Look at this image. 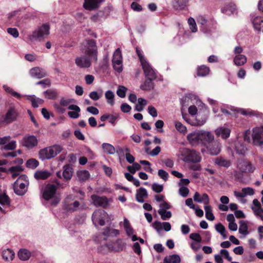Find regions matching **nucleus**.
<instances>
[{"mask_svg":"<svg viewBox=\"0 0 263 263\" xmlns=\"http://www.w3.org/2000/svg\"><path fill=\"white\" fill-rule=\"evenodd\" d=\"M87 47L86 48L84 55L77 57L75 59L76 64L82 68H88L91 66V59L96 61L97 60V49L96 41L93 40L87 41Z\"/></svg>","mask_w":263,"mask_h":263,"instance_id":"1","label":"nucleus"},{"mask_svg":"<svg viewBox=\"0 0 263 263\" xmlns=\"http://www.w3.org/2000/svg\"><path fill=\"white\" fill-rule=\"evenodd\" d=\"M62 149V146L59 144L44 148L39 152V158L42 160L50 159L60 154Z\"/></svg>","mask_w":263,"mask_h":263,"instance_id":"2","label":"nucleus"},{"mask_svg":"<svg viewBox=\"0 0 263 263\" xmlns=\"http://www.w3.org/2000/svg\"><path fill=\"white\" fill-rule=\"evenodd\" d=\"M182 160L186 163H199L201 160L200 153L194 149L183 148L180 151Z\"/></svg>","mask_w":263,"mask_h":263,"instance_id":"3","label":"nucleus"},{"mask_svg":"<svg viewBox=\"0 0 263 263\" xmlns=\"http://www.w3.org/2000/svg\"><path fill=\"white\" fill-rule=\"evenodd\" d=\"M126 243L122 239H118L115 243H107L104 245L101 246L98 248V251L100 253L105 254L110 251L120 252L123 251L125 247Z\"/></svg>","mask_w":263,"mask_h":263,"instance_id":"4","label":"nucleus"},{"mask_svg":"<svg viewBox=\"0 0 263 263\" xmlns=\"http://www.w3.org/2000/svg\"><path fill=\"white\" fill-rule=\"evenodd\" d=\"M50 26L47 24H44L37 29L33 31L29 36L30 40H35L39 41H43L49 34Z\"/></svg>","mask_w":263,"mask_h":263,"instance_id":"5","label":"nucleus"},{"mask_svg":"<svg viewBox=\"0 0 263 263\" xmlns=\"http://www.w3.org/2000/svg\"><path fill=\"white\" fill-rule=\"evenodd\" d=\"M112 63L114 69L119 73L123 70L122 55L121 50L119 48H117L114 52Z\"/></svg>","mask_w":263,"mask_h":263,"instance_id":"6","label":"nucleus"},{"mask_svg":"<svg viewBox=\"0 0 263 263\" xmlns=\"http://www.w3.org/2000/svg\"><path fill=\"white\" fill-rule=\"evenodd\" d=\"M107 217L108 214L104 210H97L92 215V220L95 226H103L105 224V220Z\"/></svg>","mask_w":263,"mask_h":263,"instance_id":"7","label":"nucleus"},{"mask_svg":"<svg viewBox=\"0 0 263 263\" xmlns=\"http://www.w3.org/2000/svg\"><path fill=\"white\" fill-rule=\"evenodd\" d=\"M252 139L255 145L261 146L263 144V126L253 129Z\"/></svg>","mask_w":263,"mask_h":263,"instance_id":"8","label":"nucleus"},{"mask_svg":"<svg viewBox=\"0 0 263 263\" xmlns=\"http://www.w3.org/2000/svg\"><path fill=\"white\" fill-rule=\"evenodd\" d=\"M91 199L93 204L97 206H100L103 208H106L108 204V200L106 196H99L93 194L91 196Z\"/></svg>","mask_w":263,"mask_h":263,"instance_id":"9","label":"nucleus"},{"mask_svg":"<svg viewBox=\"0 0 263 263\" xmlns=\"http://www.w3.org/2000/svg\"><path fill=\"white\" fill-rule=\"evenodd\" d=\"M58 187L53 184L48 183L45 186L43 193V197L45 200H49L52 198L56 193Z\"/></svg>","mask_w":263,"mask_h":263,"instance_id":"10","label":"nucleus"},{"mask_svg":"<svg viewBox=\"0 0 263 263\" xmlns=\"http://www.w3.org/2000/svg\"><path fill=\"white\" fill-rule=\"evenodd\" d=\"M214 139V136L211 132L200 130V144L206 146Z\"/></svg>","mask_w":263,"mask_h":263,"instance_id":"11","label":"nucleus"},{"mask_svg":"<svg viewBox=\"0 0 263 263\" xmlns=\"http://www.w3.org/2000/svg\"><path fill=\"white\" fill-rule=\"evenodd\" d=\"M38 140L34 136H25L23 138L22 144L23 146L27 147L28 149H31L37 146Z\"/></svg>","mask_w":263,"mask_h":263,"instance_id":"12","label":"nucleus"},{"mask_svg":"<svg viewBox=\"0 0 263 263\" xmlns=\"http://www.w3.org/2000/svg\"><path fill=\"white\" fill-rule=\"evenodd\" d=\"M18 114L16 110L13 107L9 108L5 116H4L3 121L7 124L10 123L16 120Z\"/></svg>","mask_w":263,"mask_h":263,"instance_id":"13","label":"nucleus"},{"mask_svg":"<svg viewBox=\"0 0 263 263\" xmlns=\"http://www.w3.org/2000/svg\"><path fill=\"white\" fill-rule=\"evenodd\" d=\"M187 140L193 146L200 144V131L194 132L187 136Z\"/></svg>","mask_w":263,"mask_h":263,"instance_id":"14","label":"nucleus"},{"mask_svg":"<svg viewBox=\"0 0 263 263\" xmlns=\"http://www.w3.org/2000/svg\"><path fill=\"white\" fill-rule=\"evenodd\" d=\"M26 183L20 182V180H16L13 184L14 193L19 196L24 195L27 191Z\"/></svg>","mask_w":263,"mask_h":263,"instance_id":"15","label":"nucleus"},{"mask_svg":"<svg viewBox=\"0 0 263 263\" xmlns=\"http://www.w3.org/2000/svg\"><path fill=\"white\" fill-rule=\"evenodd\" d=\"M104 0H84L83 7L85 9L92 11L98 8Z\"/></svg>","mask_w":263,"mask_h":263,"instance_id":"16","label":"nucleus"},{"mask_svg":"<svg viewBox=\"0 0 263 263\" xmlns=\"http://www.w3.org/2000/svg\"><path fill=\"white\" fill-rule=\"evenodd\" d=\"M142 66L146 78L153 80H155L157 78L156 72L147 62L142 64Z\"/></svg>","mask_w":263,"mask_h":263,"instance_id":"17","label":"nucleus"},{"mask_svg":"<svg viewBox=\"0 0 263 263\" xmlns=\"http://www.w3.org/2000/svg\"><path fill=\"white\" fill-rule=\"evenodd\" d=\"M238 167L242 173H253L255 168L251 163L247 160H241L238 164Z\"/></svg>","mask_w":263,"mask_h":263,"instance_id":"18","label":"nucleus"},{"mask_svg":"<svg viewBox=\"0 0 263 263\" xmlns=\"http://www.w3.org/2000/svg\"><path fill=\"white\" fill-rule=\"evenodd\" d=\"M206 147L209 153L212 155H217L220 153L221 150L220 143L214 139Z\"/></svg>","mask_w":263,"mask_h":263,"instance_id":"19","label":"nucleus"},{"mask_svg":"<svg viewBox=\"0 0 263 263\" xmlns=\"http://www.w3.org/2000/svg\"><path fill=\"white\" fill-rule=\"evenodd\" d=\"M30 74L33 78L41 79L47 76V73L44 69L39 67H35L30 69Z\"/></svg>","mask_w":263,"mask_h":263,"instance_id":"20","label":"nucleus"},{"mask_svg":"<svg viewBox=\"0 0 263 263\" xmlns=\"http://www.w3.org/2000/svg\"><path fill=\"white\" fill-rule=\"evenodd\" d=\"M253 203L255 207H252V210L256 216L260 217L261 220H263V209L261 208V204L257 199L253 200Z\"/></svg>","mask_w":263,"mask_h":263,"instance_id":"21","label":"nucleus"},{"mask_svg":"<svg viewBox=\"0 0 263 263\" xmlns=\"http://www.w3.org/2000/svg\"><path fill=\"white\" fill-rule=\"evenodd\" d=\"M215 133L217 136L221 137L223 139H226L230 137L231 130L229 128L221 126L217 128Z\"/></svg>","mask_w":263,"mask_h":263,"instance_id":"22","label":"nucleus"},{"mask_svg":"<svg viewBox=\"0 0 263 263\" xmlns=\"http://www.w3.org/2000/svg\"><path fill=\"white\" fill-rule=\"evenodd\" d=\"M193 198L195 202L199 203L203 202L205 205L209 204L210 202L209 196L206 193H204L201 196L198 192H196L194 194Z\"/></svg>","mask_w":263,"mask_h":263,"instance_id":"23","label":"nucleus"},{"mask_svg":"<svg viewBox=\"0 0 263 263\" xmlns=\"http://www.w3.org/2000/svg\"><path fill=\"white\" fill-rule=\"evenodd\" d=\"M68 109L73 111L68 112V116L72 119H77L79 117V112L81 111L80 108L77 105L72 104L68 107Z\"/></svg>","mask_w":263,"mask_h":263,"instance_id":"24","label":"nucleus"},{"mask_svg":"<svg viewBox=\"0 0 263 263\" xmlns=\"http://www.w3.org/2000/svg\"><path fill=\"white\" fill-rule=\"evenodd\" d=\"M237 11L236 6L233 3H230L221 9V12L227 15L234 14Z\"/></svg>","mask_w":263,"mask_h":263,"instance_id":"25","label":"nucleus"},{"mask_svg":"<svg viewBox=\"0 0 263 263\" xmlns=\"http://www.w3.org/2000/svg\"><path fill=\"white\" fill-rule=\"evenodd\" d=\"M63 172L62 176L63 178L67 181H69L71 179L73 174V168L71 165L66 164L63 166Z\"/></svg>","mask_w":263,"mask_h":263,"instance_id":"26","label":"nucleus"},{"mask_svg":"<svg viewBox=\"0 0 263 263\" xmlns=\"http://www.w3.org/2000/svg\"><path fill=\"white\" fill-rule=\"evenodd\" d=\"M253 27L256 30L263 32V17L256 16L252 21Z\"/></svg>","mask_w":263,"mask_h":263,"instance_id":"27","label":"nucleus"},{"mask_svg":"<svg viewBox=\"0 0 263 263\" xmlns=\"http://www.w3.org/2000/svg\"><path fill=\"white\" fill-rule=\"evenodd\" d=\"M119 234V231L116 229H110L109 228L106 229L104 231L99 235L98 237L102 238L103 236V239L106 240V238L109 236H117Z\"/></svg>","mask_w":263,"mask_h":263,"instance_id":"28","label":"nucleus"},{"mask_svg":"<svg viewBox=\"0 0 263 263\" xmlns=\"http://www.w3.org/2000/svg\"><path fill=\"white\" fill-rule=\"evenodd\" d=\"M148 196L146 190L144 187H140L137 190L136 198L138 202L140 203L144 202V198Z\"/></svg>","mask_w":263,"mask_h":263,"instance_id":"29","label":"nucleus"},{"mask_svg":"<svg viewBox=\"0 0 263 263\" xmlns=\"http://www.w3.org/2000/svg\"><path fill=\"white\" fill-rule=\"evenodd\" d=\"M154 80L146 78L143 84L140 85V89L144 91H150L154 89L155 86L154 83L153 82Z\"/></svg>","mask_w":263,"mask_h":263,"instance_id":"30","label":"nucleus"},{"mask_svg":"<svg viewBox=\"0 0 263 263\" xmlns=\"http://www.w3.org/2000/svg\"><path fill=\"white\" fill-rule=\"evenodd\" d=\"M215 164L220 167L228 168L231 165L230 160H227L222 157H218L215 159Z\"/></svg>","mask_w":263,"mask_h":263,"instance_id":"31","label":"nucleus"},{"mask_svg":"<svg viewBox=\"0 0 263 263\" xmlns=\"http://www.w3.org/2000/svg\"><path fill=\"white\" fill-rule=\"evenodd\" d=\"M51 174L48 171H38L34 173V177L37 180H45Z\"/></svg>","mask_w":263,"mask_h":263,"instance_id":"32","label":"nucleus"},{"mask_svg":"<svg viewBox=\"0 0 263 263\" xmlns=\"http://www.w3.org/2000/svg\"><path fill=\"white\" fill-rule=\"evenodd\" d=\"M187 2V0H174L173 6L176 10H183L186 6Z\"/></svg>","mask_w":263,"mask_h":263,"instance_id":"33","label":"nucleus"},{"mask_svg":"<svg viewBox=\"0 0 263 263\" xmlns=\"http://www.w3.org/2000/svg\"><path fill=\"white\" fill-rule=\"evenodd\" d=\"M210 68L205 65L198 66L197 69V75L198 77H205L209 74Z\"/></svg>","mask_w":263,"mask_h":263,"instance_id":"34","label":"nucleus"},{"mask_svg":"<svg viewBox=\"0 0 263 263\" xmlns=\"http://www.w3.org/2000/svg\"><path fill=\"white\" fill-rule=\"evenodd\" d=\"M234 62L237 66H242L247 62V57L243 54H237L234 58Z\"/></svg>","mask_w":263,"mask_h":263,"instance_id":"35","label":"nucleus"},{"mask_svg":"<svg viewBox=\"0 0 263 263\" xmlns=\"http://www.w3.org/2000/svg\"><path fill=\"white\" fill-rule=\"evenodd\" d=\"M30 255V252L25 249H22L18 252V256L20 259L22 260H27L29 259Z\"/></svg>","mask_w":263,"mask_h":263,"instance_id":"36","label":"nucleus"},{"mask_svg":"<svg viewBox=\"0 0 263 263\" xmlns=\"http://www.w3.org/2000/svg\"><path fill=\"white\" fill-rule=\"evenodd\" d=\"M14 252L10 249L5 250L2 253L3 258L6 261L12 260L14 258Z\"/></svg>","mask_w":263,"mask_h":263,"instance_id":"37","label":"nucleus"},{"mask_svg":"<svg viewBox=\"0 0 263 263\" xmlns=\"http://www.w3.org/2000/svg\"><path fill=\"white\" fill-rule=\"evenodd\" d=\"M215 229L221 234L223 239H226L228 237V232L225 227L221 223H218L215 225Z\"/></svg>","mask_w":263,"mask_h":263,"instance_id":"38","label":"nucleus"},{"mask_svg":"<svg viewBox=\"0 0 263 263\" xmlns=\"http://www.w3.org/2000/svg\"><path fill=\"white\" fill-rule=\"evenodd\" d=\"M239 224V232L245 236L248 235L249 234L248 227L246 222L244 220H240Z\"/></svg>","mask_w":263,"mask_h":263,"instance_id":"39","label":"nucleus"},{"mask_svg":"<svg viewBox=\"0 0 263 263\" xmlns=\"http://www.w3.org/2000/svg\"><path fill=\"white\" fill-rule=\"evenodd\" d=\"M28 100L31 101L32 106L34 108H37L39 107V104H42L44 101L43 100L35 98L34 96H30L28 97Z\"/></svg>","mask_w":263,"mask_h":263,"instance_id":"40","label":"nucleus"},{"mask_svg":"<svg viewBox=\"0 0 263 263\" xmlns=\"http://www.w3.org/2000/svg\"><path fill=\"white\" fill-rule=\"evenodd\" d=\"M205 212L206 218L210 221H213L215 219V216L212 213V209L211 205H205L204 207Z\"/></svg>","mask_w":263,"mask_h":263,"instance_id":"41","label":"nucleus"},{"mask_svg":"<svg viewBox=\"0 0 263 263\" xmlns=\"http://www.w3.org/2000/svg\"><path fill=\"white\" fill-rule=\"evenodd\" d=\"M23 169L21 166H12L9 168V171L12 174V177L14 179L19 175V173L23 171Z\"/></svg>","mask_w":263,"mask_h":263,"instance_id":"42","label":"nucleus"},{"mask_svg":"<svg viewBox=\"0 0 263 263\" xmlns=\"http://www.w3.org/2000/svg\"><path fill=\"white\" fill-rule=\"evenodd\" d=\"M102 146L104 151L108 154L112 155L116 152L115 148L110 144L104 143L102 144Z\"/></svg>","mask_w":263,"mask_h":263,"instance_id":"43","label":"nucleus"},{"mask_svg":"<svg viewBox=\"0 0 263 263\" xmlns=\"http://www.w3.org/2000/svg\"><path fill=\"white\" fill-rule=\"evenodd\" d=\"M39 165V162L34 158L28 159L26 163L27 167L32 169H35Z\"/></svg>","mask_w":263,"mask_h":263,"instance_id":"44","label":"nucleus"},{"mask_svg":"<svg viewBox=\"0 0 263 263\" xmlns=\"http://www.w3.org/2000/svg\"><path fill=\"white\" fill-rule=\"evenodd\" d=\"M105 96L107 100V103L111 106L114 105L115 104V94L114 92L111 90H107L105 93Z\"/></svg>","mask_w":263,"mask_h":263,"instance_id":"45","label":"nucleus"},{"mask_svg":"<svg viewBox=\"0 0 263 263\" xmlns=\"http://www.w3.org/2000/svg\"><path fill=\"white\" fill-rule=\"evenodd\" d=\"M80 205V202L78 201H75L71 203H65V209L68 211H74Z\"/></svg>","mask_w":263,"mask_h":263,"instance_id":"46","label":"nucleus"},{"mask_svg":"<svg viewBox=\"0 0 263 263\" xmlns=\"http://www.w3.org/2000/svg\"><path fill=\"white\" fill-rule=\"evenodd\" d=\"M90 174L88 171L84 170L78 173V177L80 181H85L88 179Z\"/></svg>","mask_w":263,"mask_h":263,"instance_id":"47","label":"nucleus"},{"mask_svg":"<svg viewBox=\"0 0 263 263\" xmlns=\"http://www.w3.org/2000/svg\"><path fill=\"white\" fill-rule=\"evenodd\" d=\"M45 97L48 99H54L57 96L56 91L52 89H48L44 92Z\"/></svg>","mask_w":263,"mask_h":263,"instance_id":"48","label":"nucleus"},{"mask_svg":"<svg viewBox=\"0 0 263 263\" xmlns=\"http://www.w3.org/2000/svg\"><path fill=\"white\" fill-rule=\"evenodd\" d=\"M10 198L5 193H0V204L3 205L10 204Z\"/></svg>","mask_w":263,"mask_h":263,"instance_id":"49","label":"nucleus"},{"mask_svg":"<svg viewBox=\"0 0 263 263\" xmlns=\"http://www.w3.org/2000/svg\"><path fill=\"white\" fill-rule=\"evenodd\" d=\"M36 85H40L42 88H46L51 86V83L50 79L47 78L40 81L35 83Z\"/></svg>","mask_w":263,"mask_h":263,"instance_id":"50","label":"nucleus"},{"mask_svg":"<svg viewBox=\"0 0 263 263\" xmlns=\"http://www.w3.org/2000/svg\"><path fill=\"white\" fill-rule=\"evenodd\" d=\"M158 212L163 220L169 219L172 217V213L171 211L158 210Z\"/></svg>","mask_w":263,"mask_h":263,"instance_id":"51","label":"nucleus"},{"mask_svg":"<svg viewBox=\"0 0 263 263\" xmlns=\"http://www.w3.org/2000/svg\"><path fill=\"white\" fill-rule=\"evenodd\" d=\"M127 89L125 86L120 85L117 90V95L122 98L125 97Z\"/></svg>","mask_w":263,"mask_h":263,"instance_id":"52","label":"nucleus"},{"mask_svg":"<svg viewBox=\"0 0 263 263\" xmlns=\"http://www.w3.org/2000/svg\"><path fill=\"white\" fill-rule=\"evenodd\" d=\"M175 127L176 129L181 133H185L186 132V128L180 122L176 121L175 122Z\"/></svg>","mask_w":263,"mask_h":263,"instance_id":"53","label":"nucleus"},{"mask_svg":"<svg viewBox=\"0 0 263 263\" xmlns=\"http://www.w3.org/2000/svg\"><path fill=\"white\" fill-rule=\"evenodd\" d=\"M75 102L73 99H65V98H61L60 104L61 106H67L69 104L74 103Z\"/></svg>","mask_w":263,"mask_h":263,"instance_id":"54","label":"nucleus"},{"mask_svg":"<svg viewBox=\"0 0 263 263\" xmlns=\"http://www.w3.org/2000/svg\"><path fill=\"white\" fill-rule=\"evenodd\" d=\"M4 88L5 90L9 93H11L12 96L17 98H20L21 97L20 94L17 93V92L14 91L11 88L7 86H4Z\"/></svg>","mask_w":263,"mask_h":263,"instance_id":"55","label":"nucleus"},{"mask_svg":"<svg viewBox=\"0 0 263 263\" xmlns=\"http://www.w3.org/2000/svg\"><path fill=\"white\" fill-rule=\"evenodd\" d=\"M188 23L190 26V29L193 32H195L197 30L196 22L195 20L192 17H190L188 19Z\"/></svg>","mask_w":263,"mask_h":263,"instance_id":"56","label":"nucleus"},{"mask_svg":"<svg viewBox=\"0 0 263 263\" xmlns=\"http://www.w3.org/2000/svg\"><path fill=\"white\" fill-rule=\"evenodd\" d=\"M126 152L125 158L126 161L129 163H133L134 162L135 158L129 153V149L128 148L125 149Z\"/></svg>","mask_w":263,"mask_h":263,"instance_id":"57","label":"nucleus"},{"mask_svg":"<svg viewBox=\"0 0 263 263\" xmlns=\"http://www.w3.org/2000/svg\"><path fill=\"white\" fill-rule=\"evenodd\" d=\"M152 190L157 193H160L163 191V186L158 183H154L152 185Z\"/></svg>","mask_w":263,"mask_h":263,"instance_id":"58","label":"nucleus"},{"mask_svg":"<svg viewBox=\"0 0 263 263\" xmlns=\"http://www.w3.org/2000/svg\"><path fill=\"white\" fill-rule=\"evenodd\" d=\"M16 146V141L12 140L7 143V144H5V145L4 146V148L6 150H13L15 149Z\"/></svg>","mask_w":263,"mask_h":263,"instance_id":"59","label":"nucleus"},{"mask_svg":"<svg viewBox=\"0 0 263 263\" xmlns=\"http://www.w3.org/2000/svg\"><path fill=\"white\" fill-rule=\"evenodd\" d=\"M190 238L196 241V242L200 243L202 241V238L199 234L197 233H193L190 235Z\"/></svg>","mask_w":263,"mask_h":263,"instance_id":"60","label":"nucleus"},{"mask_svg":"<svg viewBox=\"0 0 263 263\" xmlns=\"http://www.w3.org/2000/svg\"><path fill=\"white\" fill-rule=\"evenodd\" d=\"M236 150L237 153L244 155L247 151V148L243 144H240V146L236 145Z\"/></svg>","mask_w":263,"mask_h":263,"instance_id":"61","label":"nucleus"},{"mask_svg":"<svg viewBox=\"0 0 263 263\" xmlns=\"http://www.w3.org/2000/svg\"><path fill=\"white\" fill-rule=\"evenodd\" d=\"M102 92L99 95L97 91H93L89 93V96L93 101H97L102 97Z\"/></svg>","mask_w":263,"mask_h":263,"instance_id":"62","label":"nucleus"},{"mask_svg":"<svg viewBox=\"0 0 263 263\" xmlns=\"http://www.w3.org/2000/svg\"><path fill=\"white\" fill-rule=\"evenodd\" d=\"M158 174L164 181H166L168 179V174L163 170H158Z\"/></svg>","mask_w":263,"mask_h":263,"instance_id":"63","label":"nucleus"},{"mask_svg":"<svg viewBox=\"0 0 263 263\" xmlns=\"http://www.w3.org/2000/svg\"><path fill=\"white\" fill-rule=\"evenodd\" d=\"M164 125V122L162 120H159L157 121L155 123V126L157 129V130L159 133H163V130L162 129V127Z\"/></svg>","mask_w":263,"mask_h":263,"instance_id":"64","label":"nucleus"}]
</instances>
